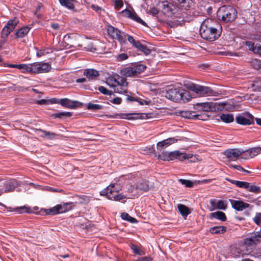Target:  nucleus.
I'll return each mask as SVG.
<instances>
[{"instance_id": "f257e3e1", "label": "nucleus", "mask_w": 261, "mask_h": 261, "mask_svg": "<svg viewBox=\"0 0 261 261\" xmlns=\"http://www.w3.org/2000/svg\"><path fill=\"white\" fill-rule=\"evenodd\" d=\"M214 23L215 21L211 19H206L203 21L200 29L202 38L212 41L219 37V31L215 28Z\"/></svg>"}, {"instance_id": "f03ea898", "label": "nucleus", "mask_w": 261, "mask_h": 261, "mask_svg": "<svg viewBox=\"0 0 261 261\" xmlns=\"http://www.w3.org/2000/svg\"><path fill=\"white\" fill-rule=\"evenodd\" d=\"M107 84L114 88L115 92L124 94L126 93L127 83L126 80L118 74H114L106 79Z\"/></svg>"}, {"instance_id": "7ed1b4c3", "label": "nucleus", "mask_w": 261, "mask_h": 261, "mask_svg": "<svg viewBox=\"0 0 261 261\" xmlns=\"http://www.w3.org/2000/svg\"><path fill=\"white\" fill-rule=\"evenodd\" d=\"M121 188L122 187L119 184H111L100 192V195L106 196L111 200L119 201L126 198L125 195L118 193Z\"/></svg>"}, {"instance_id": "20e7f679", "label": "nucleus", "mask_w": 261, "mask_h": 261, "mask_svg": "<svg viewBox=\"0 0 261 261\" xmlns=\"http://www.w3.org/2000/svg\"><path fill=\"white\" fill-rule=\"evenodd\" d=\"M166 97L175 102L189 101L192 98L189 92L181 88H171L166 91Z\"/></svg>"}, {"instance_id": "39448f33", "label": "nucleus", "mask_w": 261, "mask_h": 261, "mask_svg": "<svg viewBox=\"0 0 261 261\" xmlns=\"http://www.w3.org/2000/svg\"><path fill=\"white\" fill-rule=\"evenodd\" d=\"M217 17L224 22L232 21L237 17L236 10L230 6L221 7L217 11Z\"/></svg>"}, {"instance_id": "423d86ee", "label": "nucleus", "mask_w": 261, "mask_h": 261, "mask_svg": "<svg viewBox=\"0 0 261 261\" xmlns=\"http://www.w3.org/2000/svg\"><path fill=\"white\" fill-rule=\"evenodd\" d=\"M18 23L19 20L16 17L8 20L1 32L2 44L6 42L8 36L15 29Z\"/></svg>"}, {"instance_id": "0eeeda50", "label": "nucleus", "mask_w": 261, "mask_h": 261, "mask_svg": "<svg viewBox=\"0 0 261 261\" xmlns=\"http://www.w3.org/2000/svg\"><path fill=\"white\" fill-rule=\"evenodd\" d=\"M146 66L143 64L126 67L120 70V74L127 77L135 76L143 72Z\"/></svg>"}, {"instance_id": "6e6552de", "label": "nucleus", "mask_w": 261, "mask_h": 261, "mask_svg": "<svg viewBox=\"0 0 261 261\" xmlns=\"http://www.w3.org/2000/svg\"><path fill=\"white\" fill-rule=\"evenodd\" d=\"M186 87L188 89L194 92L199 96H211L213 94V91L207 87L193 83L187 84Z\"/></svg>"}, {"instance_id": "1a4fd4ad", "label": "nucleus", "mask_w": 261, "mask_h": 261, "mask_svg": "<svg viewBox=\"0 0 261 261\" xmlns=\"http://www.w3.org/2000/svg\"><path fill=\"white\" fill-rule=\"evenodd\" d=\"M51 66L48 63L37 62L32 64V73L39 74L48 72Z\"/></svg>"}, {"instance_id": "9d476101", "label": "nucleus", "mask_w": 261, "mask_h": 261, "mask_svg": "<svg viewBox=\"0 0 261 261\" xmlns=\"http://www.w3.org/2000/svg\"><path fill=\"white\" fill-rule=\"evenodd\" d=\"M71 207L70 204L65 203L61 204H58L56 206L46 210L48 215H56L59 214L65 213L70 210Z\"/></svg>"}, {"instance_id": "9b49d317", "label": "nucleus", "mask_w": 261, "mask_h": 261, "mask_svg": "<svg viewBox=\"0 0 261 261\" xmlns=\"http://www.w3.org/2000/svg\"><path fill=\"white\" fill-rule=\"evenodd\" d=\"M107 31L108 34L113 38L118 39L122 43L126 41V34L121 32L118 29L111 25L108 26Z\"/></svg>"}, {"instance_id": "f8f14e48", "label": "nucleus", "mask_w": 261, "mask_h": 261, "mask_svg": "<svg viewBox=\"0 0 261 261\" xmlns=\"http://www.w3.org/2000/svg\"><path fill=\"white\" fill-rule=\"evenodd\" d=\"M236 121L239 124L249 125L254 123V117L249 113H244L237 115Z\"/></svg>"}, {"instance_id": "ddd939ff", "label": "nucleus", "mask_w": 261, "mask_h": 261, "mask_svg": "<svg viewBox=\"0 0 261 261\" xmlns=\"http://www.w3.org/2000/svg\"><path fill=\"white\" fill-rule=\"evenodd\" d=\"M75 40H77L78 43V46H83L87 44L88 39L87 38L81 37L76 35L74 34H68L64 36V41L68 43L74 44Z\"/></svg>"}, {"instance_id": "4468645a", "label": "nucleus", "mask_w": 261, "mask_h": 261, "mask_svg": "<svg viewBox=\"0 0 261 261\" xmlns=\"http://www.w3.org/2000/svg\"><path fill=\"white\" fill-rule=\"evenodd\" d=\"M152 114L151 113H133V114H128L127 115L121 114L119 115L118 114L116 115V116H119L121 118L126 119H146L148 118H150L152 117Z\"/></svg>"}, {"instance_id": "2eb2a0df", "label": "nucleus", "mask_w": 261, "mask_h": 261, "mask_svg": "<svg viewBox=\"0 0 261 261\" xmlns=\"http://www.w3.org/2000/svg\"><path fill=\"white\" fill-rule=\"evenodd\" d=\"M261 153V147L250 148L246 151H243V155L241 158L249 160L256 156Z\"/></svg>"}, {"instance_id": "dca6fc26", "label": "nucleus", "mask_w": 261, "mask_h": 261, "mask_svg": "<svg viewBox=\"0 0 261 261\" xmlns=\"http://www.w3.org/2000/svg\"><path fill=\"white\" fill-rule=\"evenodd\" d=\"M120 13L122 14L124 16L128 17L137 22L141 23L144 26H147L146 23L141 19L134 10L130 11L128 9H125L122 10Z\"/></svg>"}, {"instance_id": "f3484780", "label": "nucleus", "mask_w": 261, "mask_h": 261, "mask_svg": "<svg viewBox=\"0 0 261 261\" xmlns=\"http://www.w3.org/2000/svg\"><path fill=\"white\" fill-rule=\"evenodd\" d=\"M176 141L177 140L174 138H169L162 141L159 142L156 144V152H162L168 146L175 143Z\"/></svg>"}, {"instance_id": "a211bd4d", "label": "nucleus", "mask_w": 261, "mask_h": 261, "mask_svg": "<svg viewBox=\"0 0 261 261\" xmlns=\"http://www.w3.org/2000/svg\"><path fill=\"white\" fill-rule=\"evenodd\" d=\"M224 154L230 160L236 161L240 155H243V151L237 148L229 149L225 150Z\"/></svg>"}, {"instance_id": "6ab92c4d", "label": "nucleus", "mask_w": 261, "mask_h": 261, "mask_svg": "<svg viewBox=\"0 0 261 261\" xmlns=\"http://www.w3.org/2000/svg\"><path fill=\"white\" fill-rule=\"evenodd\" d=\"M217 106V103L213 102L197 103L196 104L198 109L206 112L215 111Z\"/></svg>"}, {"instance_id": "aec40b11", "label": "nucleus", "mask_w": 261, "mask_h": 261, "mask_svg": "<svg viewBox=\"0 0 261 261\" xmlns=\"http://www.w3.org/2000/svg\"><path fill=\"white\" fill-rule=\"evenodd\" d=\"M230 202L233 208L238 211L248 208L250 205L249 204L240 200H231Z\"/></svg>"}, {"instance_id": "412c9836", "label": "nucleus", "mask_w": 261, "mask_h": 261, "mask_svg": "<svg viewBox=\"0 0 261 261\" xmlns=\"http://www.w3.org/2000/svg\"><path fill=\"white\" fill-rule=\"evenodd\" d=\"M210 203L212 205V208L210 211H212L214 209L217 208L222 210H225L227 208V204L226 201L223 200H218L216 201L214 200H211Z\"/></svg>"}, {"instance_id": "4be33fe9", "label": "nucleus", "mask_w": 261, "mask_h": 261, "mask_svg": "<svg viewBox=\"0 0 261 261\" xmlns=\"http://www.w3.org/2000/svg\"><path fill=\"white\" fill-rule=\"evenodd\" d=\"M79 103L80 102L77 101H73L68 98H63L60 100V104L63 107L70 109L76 108Z\"/></svg>"}, {"instance_id": "5701e85b", "label": "nucleus", "mask_w": 261, "mask_h": 261, "mask_svg": "<svg viewBox=\"0 0 261 261\" xmlns=\"http://www.w3.org/2000/svg\"><path fill=\"white\" fill-rule=\"evenodd\" d=\"M261 238L260 233H255L251 236V237L246 238L244 240V245L247 246H253L258 241V238Z\"/></svg>"}, {"instance_id": "b1692460", "label": "nucleus", "mask_w": 261, "mask_h": 261, "mask_svg": "<svg viewBox=\"0 0 261 261\" xmlns=\"http://www.w3.org/2000/svg\"><path fill=\"white\" fill-rule=\"evenodd\" d=\"M36 134L39 136L48 140L53 139L56 136V134L54 133L45 131L41 129H37Z\"/></svg>"}, {"instance_id": "393cba45", "label": "nucleus", "mask_w": 261, "mask_h": 261, "mask_svg": "<svg viewBox=\"0 0 261 261\" xmlns=\"http://www.w3.org/2000/svg\"><path fill=\"white\" fill-rule=\"evenodd\" d=\"M6 188L4 189L6 192L13 191L18 185L17 182L14 179L6 180Z\"/></svg>"}, {"instance_id": "a878e982", "label": "nucleus", "mask_w": 261, "mask_h": 261, "mask_svg": "<svg viewBox=\"0 0 261 261\" xmlns=\"http://www.w3.org/2000/svg\"><path fill=\"white\" fill-rule=\"evenodd\" d=\"M30 30V28L28 26L24 27L18 30L14 35L16 38H22L25 36Z\"/></svg>"}, {"instance_id": "bb28decb", "label": "nucleus", "mask_w": 261, "mask_h": 261, "mask_svg": "<svg viewBox=\"0 0 261 261\" xmlns=\"http://www.w3.org/2000/svg\"><path fill=\"white\" fill-rule=\"evenodd\" d=\"M84 75L90 79H94L99 76L98 71L93 69H87L85 70Z\"/></svg>"}, {"instance_id": "cd10ccee", "label": "nucleus", "mask_w": 261, "mask_h": 261, "mask_svg": "<svg viewBox=\"0 0 261 261\" xmlns=\"http://www.w3.org/2000/svg\"><path fill=\"white\" fill-rule=\"evenodd\" d=\"M225 179L231 184L236 185L239 188L245 189H247L249 188V182H248L230 179L228 178H226Z\"/></svg>"}, {"instance_id": "c85d7f7f", "label": "nucleus", "mask_w": 261, "mask_h": 261, "mask_svg": "<svg viewBox=\"0 0 261 261\" xmlns=\"http://www.w3.org/2000/svg\"><path fill=\"white\" fill-rule=\"evenodd\" d=\"M210 217L211 218H216L222 221H225L226 220L225 214L221 211L211 213Z\"/></svg>"}, {"instance_id": "c756f323", "label": "nucleus", "mask_w": 261, "mask_h": 261, "mask_svg": "<svg viewBox=\"0 0 261 261\" xmlns=\"http://www.w3.org/2000/svg\"><path fill=\"white\" fill-rule=\"evenodd\" d=\"M177 208L179 213L183 217H187L190 213L189 208L184 204H178Z\"/></svg>"}, {"instance_id": "7c9ffc66", "label": "nucleus", "mask_w": 261, "mask_h": 261, "mask_svg": "<svg viewBox=\"0 0 261 261\" xmlns=\"http://www.w3.org/2000/svg\"><path fill=\"white\" fill-rule=\"evenodd\" d=\"M226 231V228L223 226H215L213 227L210 229V232L212 233L217 234V233H223Z\"/></svg>"}, {"instance_id": "2f4dec72", "label": "nucleus", "mask_w": 261, "mask_h": 261, "mask_svg": "<svg viewBox=\"0 0 261 261\" xmlns=\"http://www.w3.org/2000/svg\"><path fill=\"white\" fill-rule=\"evenodd\" d=\"M221 120L225 123H230L233 121L234 117L231 114H223L220 116Z\"/></svg>"}, {"instance_id": "473e14b6", "label": "nucleus", "mask_w": 261, "mask_h": 261, "mask_svg": "<svg viewBox=\"0 0 261 261\" xmlns=\"http://www.w3.org/2000/svg\"><path fill=\"white\" fill-rule=\"evenodd\" d=\"M73 1V0H59L61 5L71 10L73 9L74 8V5L72 3Z\"/></svg>"}, {"instance_id": "72a5a7b5", "label": "nucleus", "mask_w": 261, "mask_h": 261, "mask_svg": "<svg viewBox=\"0 0 261 261\" xmlns=\"http://www.w3.org/2000/svg\"><path fill=\"white\" fill-rule=\"evenodd\" d=\"M87 108L88 110L92 111H96L102 109L103 107L101 105L98 104H94L91 102H89L87 105Z\"/></svg>"}, {"instance_id": "f704fd0d", "label": "nucleus", "mask_w": 261, "mask_h": 261, "mask_svg": "<svg viewBox=\"0 0 261 261\" xmlns=\"http://www.w3.org/2000/svg\"><path fill=\"white\" fill-rule=\"evenodd\" d=\"M156 153L158 154L159 159L163 161H168L169 152L162 151V152H156Z\"/></svg>"}, {"instance_id": "c9c22d12", "label": "nucleus", "mask_w": 261, "mask_h": 261, "mask_svg": "<svg viewBox=\"0 0 261 261\" xmlns=\"http://www.w3.org/2000/svg\"><path fill=\"white\" fill-rule=\"evenodd\" d=\"M121 217L123 220H127L131 223L137 222V220L130 216L127 213H123L121 215Z\"/></svg>"}, {"instance_id": "e433bc0d", "label": "nucleus", "mask_w": 261, "mask_h": 261, "mask_svg": "<svg viewBox=\"0 0 261 261\" xmlns=\"http://www.w3.org/2000/svg\"><path fill=\"white\" fill-rule=\"evenodd\" d=\"M21 70L23 72H29L32 73V64H22V68Z\"/></svg>"}, {"instance_id": "4c0bfd02", "label": "nucleus", "mask_w": 261, "mask_h": 261, "mask_svg": "<svg viewBox=\"0 0 261 261\" xmlns=\"http://www.w3.org/2000/svg\"><path fill=\"white\" fill-rule=\"evenodd\" d=\"M188 155H189V159L188 160H189V162L191 163H195L202 160V159L197 154L193 155L191 153H188Z\"/></svg>"}, {"instance_id": "58836bf2", "label": "nucleus", "mask_w": 261, "mask_h": 261, "mask_svg": "<svg viewBox=\"0 0 261 261\" xmlns=\"http://www.w3.org/2000/svg\"><path fill=\"white\" fill-rule=\"evenodd\" d=\"M188 153L180 152L178 150L177 159L181 161L189 159Z\"/></svg>"}, {"instance_id": "ea45409f", "label": "nucleus", "mask_w": 261, "mask_h": 261, "mask_svg": "<svg viewBox=\"0 0 261 261\" xmlns=\"http://www.w3.org/2000/svg\"><path fill=\"white\" fill-rule=\"evenodd\" d=\"M52 49L50 48H46L44 49L40 50L37 53V56L38 57H41L42 56L46 55L48 54L51 53Z\"/></svg>"}, {"instance_id": "a19ab883", "label": "nucleus", "mask_w": 261, "mask_h": 261, "mask_svg": "<svg viewBox=\"0 0 261 261\" xmlns=\"http://www.w3.org/2000/svg\"><path fill=\"white\" fill-rule=\"evenodd\" d=\"M179 181L182 184L185 186L186 187L191 188L193 186V182L189 180L180 179Z\"/></svg>"}, {"instance_id": "79ce46f5", "label": "nucleus", "mask_w": 261, "mask_h": 261, "mask_svg": "<svg viewBox=\"0 0 261 261\" xmlns=\"http://www.w3.org/2000/svg\"><path fill=\"white\" fill-rule=\"evenodd\" d=\"M53 116L56 118H62L63 117H69L71 116V113L70 112H60L54 114Z\"/></svg>"}, {"instance_id": "37998d69", "label": "nucleus", "mask_w": 261, "mask_h": 261, "mask_svg": "<svg viewBox=\"0 0 261 261\" xmlns=\"http://www.w3.org/2000/svg\"><path fill=\"white\" fill-rule=\"evenodd\" d=\"M249 192L258 193L260 191V188L258 187H257L255 185H251L250 183H249V188L247 189Z\"/></svg>"}, {"instance_id": "c03bdc74", "label": "nucleus", "mask_w": 261, "mask_h": 261, "mask_svg": "<svg viewBox=\"0 0 261 261\" xmlns=\"http://www.w3.org/2000/svg\"><path fill=\"white\" fill-rule=\"evenodd\" d=\"M245 44L248 47L249 50L254 53L255 48V45L254 43L251 41H246L245 42Z\"/></svg>"}, {"instance_id": "a18cd8bd", "label": "nucleus", "mask_w": 261, "mask_h": 261, "mask_svg": "<svg viewBox=\"0 0 261 261\" xmlns=\"http://www.w3.org/2000/svg\"><path fill=\"white\" fill-rule=\"evenodd\" d=\"M6 179H2L0 180V195L2 193L6 192L4 190V189L6 188Z\"/></svg>"}, {"instance_id": "49530a36", "label": "nucleus", "mask_w": 261, "mask_h": 261, "mask_svg": "<svg viewBox=\"0 0 261 261\" xmlns=\"http://www.w3.org/2000/svg\"><path fill=\"white\" fill-rule=\"evenodd\" d=\"M178 150L169 152L168 156V161L173 160L177 159Z\"/></svg>"}, {"instance_id": "de8ad7c7", "label": "nucleus", "mask_w": 261, "mask_h": 261, "mask_svg": "<svg viewBox=\"0 0 261 261\" xmlns=\"http://www.w3.org/2000/svg\"><path fill=\"white\" fill-rule=\"evenodd\" d=\"M127 58V55L124 53L119 54L116 57V59L118 61H122L125 60H126Z\"/></svg>"}, {"instance_id": "09e8293b", "label": "nucleus", "mask_w": 261, "mask_h": 261, "mask_svg": "<svg viewBox=\"0 0 261 261\" xmlns=\"http://www.w3.org/2000/svg\"><path fill=\"white\" fill-rule=\"evenodd\" d=\"M131 249L136 254L139 255H142L143 254L142 251L135 245L132 244L131 245Z\"/></svg>"}, {"instance_id": "8fccbe9b", "label": "nucleus", "mask_w": 261, "mask_h": 261, "mask_svg": "<svg viewBox=\"0 0 261 261\" xmlns=\"http://www.w3.org/2000/svg\"><path fill=\"white\" fill-rule=\"evenodd\" d=\"M99 91L106 95H111L112 94V91H109L106 88L103 86H100L98 88Z\"/></svg>"}, {"instance_id": "3c124183", "label": "nucleus", "mask_w": 261, "mask_h": 261, "mask_svg": "<svg viewBox=\"0 0 261 261\" xmlns=\"http://www.w3.org/2000/svg\"><path fill=\"white\" fill-rule=\"evenodd\" d=\"M139 50L141 51L145 55H149L150 53V50L143 44L141 45Z\"/></svg>"}, {"instance_id": "603ef678", "label": "nucleus", "mask_w": 261, "mask_h": 261, "mask_svg": "<svg viewBox=\"0 0 261 261\" xmlns=\"http://www.w3.org/2000/svg\"><path fill=\"white\" fill-rule=\"evenodd\" d=\"M254 221L256 224H259L261 223V213H257L254 218Z\"/></svg>"}, {"instance_id": "864d4df0", "label": "nucleus", "mask_w": 261, "mask_h": 261, "mask_svg": "<svg viewBox=\"0 0 261 261\" xmlns=\"http://www.w3.org/2000/svg\"><path fill=\"white\" fill-rule=\"evenodd\" d=\"M115 8H121L123 6V3L122 0H114Z\"/></svg>"}, {"instance_id": "5fc2aeb1", "label": "nucleus", "mask_w": 261, "mask_h": 261, "mask_svg": "<svg viewBox=\"0 0 261 261\" xmlns=\"http://www.w3.org/2000/svg\"><path fill=\"white\" fill-rule=\"evenodd\" d=\"M254 54H258L261 56V45L259 44H255V48Z\"/></svg>"}, {"instance_id": "6e6d98bb", "label": "nucleus", "mask_w": 261, "mask_h": 261, "mask_svg": "<svg viewBox=\"0 0 261 261\" xmlns=\"http://www.w3.org/2000/svg\"><path fill=\"white\" fill-rule=\"evenodd\" d=\"M121 98H119V97H116V98H115L112 100H110V101L114 103V104H116V105H119L121 103Z\"/></svg>"}, {"instance_id": "4d7b16f0", "label": "nucleus", "mask_w": 261, "mask_h": 261, "mask_svg": "<svg viewBox=\"0 0 261 261\" xmlns=\"http://www.w3.org/2000/svg\"><path fill=\"white\" fill-rule=\"evenodd\" d=\"M91 8L97 12H100V11H103L101 7L97 5H92L91 6Z\"/></svg>"}, {"instance_id": "13d9d810", "label": "nucleus", "mask_w": 261, "mask_h": 261, "mask_svg": "<svg viewBox=\"0 0 261 261\" xmlns=\"http://www.w3.org/2000/svg\"><path fill=\"white\" fill-rule=\"evenodd\" d=\"M127 38L128 41L129 42L130 44H132L133 45L135 43V42L137 41H136L134 38L128 35H126V38Z\"/></svg>"}, {"instance_id": "bf43d9fd", "label": "nucleus", "mask_w": 261, "mask_h": 261, "mask_svg": "<svg viewBox=\"0 0 261 261\" xmlns=\"http://www.w3.org/2000/svg\"><path fill=\"white\" fill-rule=\"evenodd\" d=\"M48 104L49 103H51V104L60 103V100L57 98H53L50 99H48Z\"/></svg>"}, {"instance_id": "052dcab7", "label": "nucleus", "mask_w": 261, "mask_h": 261, "mask_svg": "<svg viewBox=\"0 0 261 261\" xmlns=\"http://www.w3.org/2000/svg\"><path fill=\"white\" fill-rule=\"evenodd\" d=\"M37 103L39 105H47L48 104V100L41 99L37 101Z\"/></svg>"}, {"instance_id": "680f3d73", "label": "nucleus", "mask_w": 261, "mask_h": 261, "mask_svg": "<svg viewBox=\"0 0 261 261\" xmlns=\"http://www.w3.org/2000/svg\"><path fill=\"white\" fill-rule=\"evenodd\" d=\"M25 208V207L24 206L16 207L14 208V211L18 213H22L23 212V210Z\"/></svg>"}, {"instance_id": "e2e57ef3", "label": "nucleus", "mask_w": 261, "mask_h": 261, "mask_svg": "<svg viewBox=\"0 0 261 261\" xmlns=\"http://www.w3.org/2000/svg\"><path fill=\"white\" fill-rule=\"evenodd\" d=\"M231 167L234 169H236L237 170H239V171H245V169L244 168H243L241 166H240V165H231Z\"/></svg>"}, {"instance_id": "0e129e2a", "label": "nucleus", "mask_w": 261, "mask_h": 261, "mask_svg": "<svg viewBox=\"0 0 261 261\" xmlns=\"http://www.w3.org/2000/svg\"><path fill=\"white\" fill-rule=\"evenodd\" d=\"M142 44L141 43V42L139 41H137L133 45L134 47L137 48L138 50L140 49V47Z\"/></svg>"}, {"instance_id": "69168bd1", "label": "nucleus", "mask_w": 261, "mask_h": 261, "mask_svg": "<svg viewBox=\"0 0 261 261\" xmlns=\"http://www.w3.org/2000/svg\"><path fill=\"white\" fill-rule=\"evenodd\" d=\"M51 27L54 30H58L59 29V25L58 23H51Z\"/></svg>"}, {"instance_id": "338daca9", "label": "nucleus", "mask_w": 261, "mask_h": 261, "mask_svg": "<svg viewBox=\"0 0 261 261\" xmlns=\"http://www.w3.org/2000/svg\"><path fill=\"white\" fill-rule=\"evenodd\" d=\"M86 79L84 78V77H83V78H79V79H77L76 80V82L77 83H84L86 82Z\"/></svg>"}, {"instance_id": "774afa93", "label": "nucleus", "mask_w": 261, "mask_h": 261, "mask_svg": "<svg viewBox=\"0 0 261 261\" xmlns=\"http://www.w3.org/2000/svg\"><path fill=\"white\" fill-rule=\"evenodd\" d=\"M137 189V187L135 186H130V189H128L129 192H133L135 191V189Z\"/></svg>"}]
</instances>
